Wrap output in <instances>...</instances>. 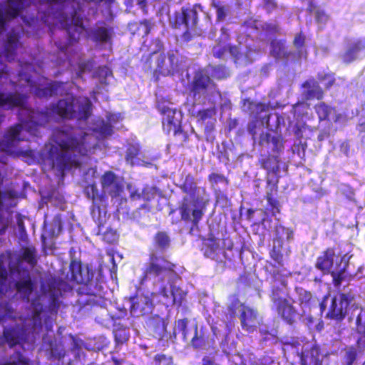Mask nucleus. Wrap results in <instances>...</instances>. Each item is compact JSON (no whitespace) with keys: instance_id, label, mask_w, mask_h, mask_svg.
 Instances as JSON below:
<instances>
[{"instance_id":"nucleus-1","label":"nucleus","mask_w":365,"mask_h":365,"mask_svg":"<svg viewBox=\"0 0 365 365\" xmlns=\"http://www.w3.org/2000/svg\"><path fill=\"white\" fill-rule=\"evenodd\" d=\"M88 134L73 127L56 128L53 130L51 145L44 158V163L56 171L60 180L66 173L81 164V158L87 156L90 146L86 140Z\"/></svg>"},{"instance_id":"nucleus-2","label":"nucleus","mask_w":365,"mask_h":365,"mask_svg":"<svg viewBox=\"0 0 365 365\" xmlns=\"http://www.w3.org/2000/svg\"><path fill=\"white\" fill-rule=\"evenodd\" d=\"M279 155H262L259 159L260 168L265 170L266 173V195L265 199L272 215L280 212V202L277 199L278 192V184L279 182Z\"/></svg>"},{"instance_id":"nucleus-3","label":"nucleus","mask_w":365,"mask_h":365,"mask_svg":"<svg viewBox=\"0 0 365 365\" xmlns=\"http://www.w3.org/2000/svg\"><path fill=\"white\" fill-rule=\"evenodd\" d=\"M85 193L88 198L93 200L91 207V215L95 223L97 225V235H102L104 241L108 243H113L117 240L116 232L111 230L103 231L109 215L107 213L106 197L104 194H99L96 184H89L85 187Z\"/></svg>"},{"instance_id":"nucleus-4","label":"nucleus","mask_w":365,"mask_h":365,"mask_svg":"<svg viewBox=\"0 0 365 365\" xmlns=\"http://www.w3.org/2000/svg\"><path fill=\"white\" fill-rule=\"evenodd\" d=\"M71 279L83 286V293L88 296H97L103 289L101 284L100 273L91 269L88 265L83 264L79 260L72 259L69 264Z\"/></svg>"},{"instance_id":"nucleus-5","label":"nucleus","mask_w":365,"mask_h":365,"mask_svg":"<svg viewBox=\"0 0 365 365\" xmlns=\"http://www.w3.org/2000/svg\"><path fill=\"white\" fill-rule=\"evenodd\" d=\"M178 50H170L167 54L160 53L156 56L153 52L141 58L143 67L145 71H153L157 78L160 76H173L179 68V58Z\"/></svg>"},{"instance_id":"nucleus-6","label":"nucleus","mask_w":365,"mask_h":365,"mask_svg":"<svg viewBox=\"0 0 365 365\" xmlns=\"http://www.w3.org/2000/svg\"><path fill=\"white\" fill-rule=\"evenodd\" d=\"M292 229L282 225H277L274 228L272 247L269 250V257L278 267H283L287 259L291 254V248L288 245L293 239Z\"/></svg>"},{"instance_id":"nucleus-7","label":"nucleus","mask_w":365,"mask_h":365,"mask_svg":"<svg viewBox=\"0 0 365 365\" xmlns=\"http://www.w3.org/2000/svg\"><path fill=\"white\" fill-rule=\"evenodd\" d=\"M269 297L277 316L286 324H294L298 312L294 306V301L289 293L278 286H274L271 288Z\"/></svg>"},{"instance_id":"nucleus-8","label":"nucleus","mask_w":365,"mask_h":365,"mask_svg":"<svg viewBox=\"0 0 365 365\" xmlns=\"http://www.w3.org/2000/svg\"><path fill=\"white\" fill-rule=\"evenodd\" d=\"M207 202L202 197L190 199L184 196L179 204L178 211L181 220L186 224H190V231L198 230L200 222L202 220L205 210Z\"/></svg>"},{"instance_id":"nucleus-9","label":"nucleus","mask_w":365,"mask_h":365,"mask_svg":"<svg viewBox=\"0 0 365 365\" xmlns=\"http://www.w3.org/2000/svg\"><path fill=\"white\" fill-rule=\"evenodd\" d=\"M175 264L163 255L150 253L143 269L140 284L150 279L159 278L164 280V275L175 272Z\"/></svg>"},{"instance_id":"nucleus-10","label":"nucleus","mask_w":365,"mask_h":365,"mask_svg":"<svg viewBox=\"0 0 365 365\" xmlns=\"http://www.w3.org/2000/svg\"><path fill=\"white\" fill-rule=\"evenodd\" d=\"M61 24L68 34V39L66 43L56 41L55 45L61 51L65 52L70 46L78 41L85 26L82 17L76 11H73L70 19L61 21Z\"/></svg>"},{"instance_id":"nucleus-11","label":"nucleus","mask_w":365,"mask_h":365,"mask_svg":"<svg viewBox=\"0 0 365 365\" xmlns=\"http://www.w3.org/2000/svg\"><path fill=\"white\" fill-rule=\"evenodd\" d=\"M216 88V84L208 73L200 68L194 72L192 78L187 86V89L194 98L207 97L210 92Z\"/></svg>"},{"instance_id":"nucleus-12","label":"nucleus","mask_w":365,"mask_h":365,"mask_svg":"<svg viewBox=\"0 0 365 365\" xmlns=\"http://www.w3.org/2000/svg\"><path fill=\"white\" fill-rule=\"evenodd\" d=\"M202 8L199 4L192 6H182L180 11L173 14L170 24L174 29L185 28H197L199 21V13Z\"/></svg>"},{"instance_id":"nucleus-13","label":"nucleus","mask_w":365,"mask_h":365,"mask_svg":"<svg viewBox=\"0 0 365 365\" xmlns=\"http://www.w3.org/2000/svg\"><path fill=\"white\" fill-rule=\"evenodd\" d=\"M354 297L349 293H339L334 297L325 314V318L336 323L342 322L348 314V308Z\"/></svg>"},{"instance_id":"nucleus-14","label":"nucleus","mask_w":365,"mask_h":365,"mask_svg":"<svg viewBox=\"0 0 365 365\" xmlns=\"http://www.w3.org/2000/svg\"><path fill=\"white\" fill-rule=\"evenodd\" d=\"M46 118V122L53 115L56 114L63 120H71L76 117V110L73 98L59 99L56 103L46 107L39 113Z\"/></svg>"},{"instance_id":"nucleus-15","label":"nucleus","mask_w":365,"mask_h":365,"mask_svg":"<svg viewBox=\"0 0 365 365\" xmlns=\"http://www.w3.org/2000/svg\"><path fill=\"white\" fill-rule=\"evenodd\" d=\"M182 115L176 110L168 111V113L162 116V126L163 131L169 135L171 133L175 137L182 135V140L179 145L189 141V135L185 132L181 125Z\"/></svg>"},{"instance_id":"nucleus-16","label":"nucleus","mask_w":365,"mask_h":365,"mask_svg":"<svg viewBox=\"0 0 365 365\" xmlns=\"http://www.w3.org/2000/svg\"><path fill=\"white\" fill-rule=\"evenodd\" d=\"M101 184L103 194L111 197H117L123 191V185L117 175L111 170L106 171L101 177Z\"/></svg>"},{"instance_id":"nucleus-17","label":"nucleus","mask_w":365,"mask_h":365,"mask_svg":"<svg viewBox=\"0 0 365 365\" xmlns=\"http://www.w3.org/2000/svg\"><path fill=\"white\" fill-rule=\"evenodd\" d=\"M284 140L281 133L274 130L262 132L259 137V145L261 147L271 149L273 154L279 155L284 148Z\"/></svg>"},{"instance_id":"nucleus-18","label":"nucleus","mask_w":365,"mask_h":365,"mask_svg":"<svg viewBox=\"0 0 365 365\" xmlns=\"http://www.w3.org/2000/svg\"><path fill=\"white\" fill-rule=\"evenodd\" d=\"M130 312L133 317L148 315L153 312V302L152 299L143 294L130 297Z\"/></svg>"},{"instance_id":"nucleus-19","label":"nucleus","mask_w":365,"mask_h":365,"mask_svg":"<svg viewBox=\"0 0 365 365\" xmlns=\"http://www.w3.org/2000/svg\"><path fill=\"white\" fill-rule=\"evenodd\" d=\"M241 310L240 319L242 329L249 333H252L257 329L258 323V312L257 309L245 305L243 303L240 304Z\"/></svg>"},{"instance_id":"nucleus-20","label":"nucleus","mask_w":365,"mask_h":365,"mask_svg":"<svg viewBox=\"0 0 365 365\" xmlns=\"http://www.w3.org/2000/svg\"><path fill=\"white\" fill-rule=\"evenodd\" d=\"M336 257L335 247H327L317 257L314 267L324 274H328V272H331V270L333 269Z\"/></svg>"},{"instance_id":"nucleus-21","label":"nucleus","mask_w":365,"mask_h":365,"mask_svg":"<svg viewBox=\"0 0 365 365\" xmlns=\"http://www.w3.org/2000/svg\"><path fill=\"white\" fill-rule=\"evenodd\" d=\"M270 55L276 60L283 58L284 63L287 64L290 60H295L297 53L286 50V41L274 38L270 42Z\"/></svg>"},{"instance_id":"nucleus-22","label":"nucleus","mask_w":365,"mask_h":365,"mask_svg":"<svg viewBox=\"0 0 365 365\" xmlns=\"http://www.w3.org/2000/svg\"><path fill=\"white\" fill-rule=\"evenodd\" d=\"M8 6L4 12L0 11V29H4L7 19L18 17L24 10L25 0H7Z\"/></svg>"},{"instance_id":"nucleus-23","label":"nucleus","mask_w":365,"mask_h":365,"mask_svg":"<svg viewBox=\"0 0 365 365\" xmlns=\"http://www.w3.org/2000/svg\"><path fill=\"white\" fill-rule=\"evenodd\" d=\"M301 365H322L324 355L317 345L306 348L299 354Z\"/></svg>"},{"instance_id":"nucleus-24","label":"nucleus","mask_w":365,"mask_h":365,"mask_svg":"<svg viewBox=\"0 0 365 365\" xmlns=\"http://www.w3.org/2000/svg\"><path fill=\"white\" fill-rule=\"evenodd\" d=\"M67 286L66 282L59 277H52L48 283V287L51 291L50 304L51 310L56 312L59 308V297L61 294V289H65Z\"/></svg>"},{"instance_id":"nucleus-25","label":"nucleus","mask_w":365,"mask_h":365,"mask_svg":"<svg viewBox=\"0 0 365 365\" xmlns=\"http://www.w3.org/2000/svg\"><path fill=\"white\" fill-rule=\"evenodd\" d=\"M302 87L304 89L303 96L307 100H322L324 97L323 89L319 83L314 79L304 81Z\"/></svg>"},{"instance_id":"nucleus-26","label":"nucleus","mask_w":365,"mask_h":365,"mask_svg":"<svg viewBox=\"0 0 365 365\" xmlns=\"http://www.w3.org/2000/svg\"><path fill=\"white\" fill-rule=\"evenodd\" d=\"M365 48V41L357 39L351 43L342 54L341 58L344 63L349 64L355 61L359 51Z\"/></svg>"},{"instance_id":"nucleus-27","label":"nucleus","mask_w":365,"mask_h":365,"mask_svg":"<svg viewBox=\"0 0 365 365\" xmlns=\"http://www.w3.org/2000/svg\"><path fill=\"white\" fill-rule=\"evenodd\" d=\"M315 112L319 121L329 120L331 114H334V121L337 122L340 118V114H336L335 107L329 106L324 102H320L314 106Z\"/></svg>"},{"instance_id":"nucleus-28","label":"nucleus","mask_w":365,"mask_h":365,"mask_svg":"<svg viewBox=\"0 0 365 365\" xmlns=\"http://www.w3.org/2000/svg\"><path fill=\"white\" fill-rule=\"evenodd\" d=\"M62 86V82L51 81L43 88L36 87L34 90V93L39 98H48L57 95L58 90Z\"/></svg>"},{"instance_id":"nucleus-29","label":"nucleus","mask_w":365,"mask_h":365,"mask_svg":"<svg viewBox=\"0 0 365 365\" xmlns=\"http://www.w3.org/2000/svg\"><path fill=\"white\" fill-rule=\"evenodd\" d=\"M179 188L184 194L190 195V199L199 197L197 195L199 187L194 176L190 173L185 176L182 183L179 185Z\"/></svg>"},{"instance_id":"nucleus-30","label":"nucleus","mask_w":365,"mask_h":365,"mask_svg":"<svg viewBox=\"0 0 365 365\" xmlns=\"http://www.w3.org/2000/svg\"><path fill=\"white\" fill-rule=\"evenodd\" d=\"M24 128V126L22 123H16L8 128L4 134L6 148H9L16 143L24 140V138L21 137V133Z\"/></svg>"},{"instance_id":"nucleus-31","label":"nucleus","mask_w":365,"mask_h":365,"mask_svg":"<svg viewBox=\"0 0 365 365\" xmlns=\"http://www.w3.org/2000/svg\"><path fill=\"white\" fill-rule=\"evenodd\" d=\"M355 331L359 335L356 341L358 347L365 349V310L362 308L356 317Z\"/></svg>"},{"instance_id":"nucleus-32","label":"nucleus","mask_w":365,"mask_h":365,"mask_svg":"<svg viewBox=\"0 0 365 365\" xmlns=\"http://www.w3.org/2000/svg\"><path fill=\"white\" fill-rule=\"evenodd\" d=\"M19 37L16 33H9L4 45V56L7 61H14L16 56V51L18 47Z\"/></svg>"},{"instance_id":"nucleus-33","label":"nucleus","mask_w":365,"mask_h":365,"mask_svg":"<svg viewBox=\"0 0 365 365\" xmlns=\"http://www.w3.org/2000/svg\"><path fill=\"white\" fill-rule=\"evenodd\" d=\"M112 31L110 27L98 26L91 31V36L96 42L108 43L111 41Z\"/></svg>"},{"instance_id":"nucleus-34","label":"nucleus","mask_w":365,"mask_h":365,"mask_svg":"<svg viewBox=\"0 0 365 365\" xmlns=\"http://www.w3.org/2000/svg\"><path fill=\"white\" fill-rule=\"evenodd\" d=\"M19 260L26 262L32 267H35L38 262L37 251L35 247L28 246L22 247L19 256Z\"/></svg>"},{"instance_id":"nucleus-35","label":"nucleus","mask_w":365,"mask_h":365,"mask_svg":"<svg viewBox=\"0 0 365 365\" xmlns=\"http://www.w3.org/2000/svg\"><path fill=\"white\" fill-rule=\"evenodd\" d=\"M220 250L219 242L213 237L208 238L205 243L204 255L217 262H219L217 255Z\"/></svg>"},{"instance_id":"nucleus-36","label":"nucleus","mask_w":365,"mask_h":365,"mask_svg":"<svg viewBox=\"0 0 365 365\" xmlns=\"http://www.w3.org/2000/svg\"><path fill=\"white\" fill-rule=\"evenodd\" d=\"M294 290L298 295L299 304L301 308H309L314 301L312 292L301 287H296Z\"/></svg>"},{"instance_id":"nucleus-37","label":"nucleus","mask_w":365,"mask_h":365,"mask_svg":"<svg viewBox=\"0 0 365 365\" xmlns=\"http://www.w3.org/2000/svg\"><path fill=\"white\" fill-rule=\"evenodd\" d=\"M21 332L13 327L5 328L3 331V337L5 343L12 348L19 344Z\"/></svg>"},{"instance_id":"nucleus-38","label":"nucleus","mask_w":365,"mask_h":365,"mask_svg":"<svg viewBox=\"0 0 365 365\" xmlns=\"http://www.w3.org/2000/svg\"><path fill=\"white\" fill-rule=\"evenodd\" d=\"M14 287L19 293L29 297L34 289V283L30 276L27 274L25 279L16 281L14 284Z\"/></svg>"},{"instance_id":"nucleus-39","label":"nucleus","mask_w":365,"mask_h":365,"mask_svg":"<svg viewBox=\"0 0 365 365\" xmlns=\"http://www.w3.org/2000/svg\"><path fill=\"white\" fill-rule=\"evenodd\" d=\"M208 337L203 331L198 332L197 326L194 327V336L190 340L191 346L195 349H202L207 344Z\"/></svg>"},{"instance_id":"nucleus-40","label":"nucleus","mask_w":365,"mask_h":365,"mask_svg":"<svg viewBox=\"0 0 365 365\" xmlns=\"http://www.w3.org/2000/svg\"><path fill=\"white\" fill-rule=\"evenodd\" d=\"M349 259H347L344 263L343 267L338 271H334V269L331 270V272H328V274H330L332 277V283L335 287H339L341 284L342 281L345 279V272H346L349 267Z\"/></svg>"},{"instance_id":"nucleus-41","label":"nucleus","mask_w":365,"mask_h":365,"mask_svg":"<svg viewBox=\"0 0 365 365\" xmlns=\"http://www.w3.org/2000/svg\"><path fill=\"white\" fill-rule=\"evenodd\" d=\"M92 114V103L88 98L81 103L76 113V117L79 120H87Z\"/></svg>"},{"instance_id":"nucleus-42","label":"nucleus","mask_w":365,"mask_h":365,"mask_svg":"<svg viewBox=\"0 0 365 365\" xmlns=\"http://www.w3.org/2000/svg\"><path fill=\"white\" fill-rule=\"evenodd\" d=\"M171 288V298L172 302L174 305L180 307L182 305L186 297V292H185L179 287L172 285Z\"/></svg>"},{"instance_id":"nucleus-43","label":"nucleus","mask_w":365,"mask_h":365,"mask_svg":"<svg viewBox=\"0 0 365 365\" xmlns=\"http://www.w3.org/2000/svg\"><path fill=\"white\" fill-rule=\"evenodd\" d=\"M154 242L156 247L165 250L170 246V239L165 232H158L154 236Z\"/></svg>"},{"instance_id":"nucleus-44","label":"nucleus","mask_w":365,"mask_h":365,"mask_svg":"<svg viewBox=\"0 0 365 365\" xmlns=\"http://www.w3.org/2000/svg\"><path fill=\"white\" fill-rule=\"evenodd\" d=\"M215 114V107H210L207 108H202L199 110L195 116L197 118V122L205 123V120L213 118Z\"/></svg>"},{"instance_id":"nucleus-45","label":"nucleus","mask_w":365,"mask_h":365,"mask_svg":"<svg viewBox=\"0 0 365 365\" xmlns=\"http://www.w3.org/2000/svg\"><path fill=\"white\" fill-rule=\"evenodd\" d=\"M317 80L324 83L325 89L329 90L335 83L336 79L334 73H319L317 74Z\"/></svg>"},{"instance_id":"nucleus-46","label":"nucleus","mask_w":365,"mask_h":365,"mask_svg":"<svg viewBox=\"0 0 365 365\" xmlns=\"http://www.w3.org/2000/svg\"><path fill=\"white\" fill-rule=\"evenodd\" d=\"M139 154L140 148L135 145H131L127 149L125 154V160L128 163H130L131 165H134L135 163V160L138 158Z\"/></svg>"},{"instance_id":"nucleus-47","label":"nucleus","mask_w":365,"mask_h":365,"mask_svg":"<svg viewBox=\"0 0 365 365\" xmlns=\"http://www.w3.org/2000/svg\"><path fill=\"white\" fill-rule=\"evenodd\" d=\"M306 36L303 31L297 33L293 40V45L297 49L298 53L301 52V49L304 46ZM299 58V53H297L295 60Z\"/></svg>"},{"instance_id":"nucleus-48","label":"nucleus","mask_w":365,"mask_h":365,"mask_svg":"<svg viewBox=\"0 0 365 365\" xmlns=\"http://www.w3.org/2000/svg\"><path fill=\"white\" fill-rule=\"evenodd\" d=\"M170 102L164 98L158 99L156 104V108L162 116L168 113V111L176 110L175 108L170 107Z\"/></svg>"},{"instance_id":"nucleus-49","label":"nucleus","mask_w":365,"mask_h":365,"mask_svg":"<svg viewBox=\"0 0 365 365\" xmlns=\"http://www.w3.org/2000/svg\"><path fill=\"white\" fill-rule=\"evenodd\" d=\"M207 180L212 185H216L219 182H225L226 185L229 184V180L223 174L211 173L207 176Z\"/></svg>"},{"instance_id":"nucleus-50","label":"nucleus","mask_w":365,"mask_h":365,"mask_svg":"<svg viewBox=\"0 0 365 365\" xmlns=\"http://www.w3.org/2000/svg\"><path fill=\"white\" fill-rule=\"evenodd\" d=\"M358 356V351L354 346H350L344 356L345 365H352Z\"/></svg>"},{"instance_id":"nucleus-51","label":"nucleus","mask_w":365,"mask_h":365,"mask_svg":"<svg viewBox=\"0 0 365 365\" xmlns=\"http://www.w3.org/2000/svg\"><path fill=\"white\" fill-rule=\"evenodd\" d=\"M156 188L154 187L145 186L143 188L140 196L144 201L149 202L155 197Z\"/></svg>"},{"instance_id":"nucleus-52","label":"nucleus","mask_w":365,"mask_h":365,"mask_svg":"<svg viewBox=\"0 0 365 365\" xmlns=\"http://www.w3.org/2000/svg\"><path fill=\"white\" fill-rule=\"evenodd\" d=\"M196 28H185V31L182 34L180 38L183 43H188L197 36Z\"/></svg>"},{"instance_id":"nucleus-53","label":"nucleus","mask_w":365,"mask_h":365,"mask_svg":"<svg viewBox=\"0 0 365 365\" xmlns=\"http://www.w3.org/2000/svg\"><path fill=\"white\" fill-rule=\"evenodd\" d=\"M12 312L13 309L9 303H0V322L10 317Z\"/></svg>"},{"instance_id":"nucleus-54","label":"nucleus","mask_w":365,"mask_h":365,"mask_svg":"<svg viewBox=\"0 0 365 365\" xmlns=\"http://www.w3.org/2000/svg\"><path fill=\"white\" fill-rule=\"evenodd\" d=\"M23 125L26 127L28 132L35 136H38L39 127L42 125V124L34 120L26 121Z\"/></svg>"},{"instance_id":"nucleus-55","label":"nucleus","mask_w":365,"mask_h":365,"mask_svg":"<svg viewBox=\"0 0 365 365\" xmlns=\"http://www.w3.org/2000/svg\"><path fill=\"white\" fill-rule=\"evenodd\" d=\"M187 319H180L176 322V329L181 332L185 340L188 339V331L187 330Z\"/></svg>"},{"instance_id":"nucleus-56","label":"nucleus","mask_w":365,"mask_h":365,"mask_svg":"<svg viewBox=\"0 0 365 365\" xmlns=\"http://www.w3.org/2000/svg\"><path fill=\"white\" fill-rule=\"evenodd\" d=\"M262 29L267 34L274 35L279 32V26L277 23H265Z\"/></svg>"},{"instance_id":"nucleus-57","label":"nucleus","mask_w":365,"mask_h":365,"mask_svg":"<svg viewBox=\"0 0 365 365\" xmlns=\"http://www.w3.org/2000/svg\"><path fill=\"white\" fill-rule=\"evenodd\" d=\"M96 131L101 135L108 136L111 135L113 130V126L109 123H105L104 121L98 126Z\"/></svg>"},{"instance_id":"nucleus-58","label":"nucleus","mask_w":365,"mask_h":365,"mask_svg":"<svg viewBox=\"0 0 365 365\" xmlns=\"http://www.w3.org/2000/svg\"><path fill=\"white\" fill-rule=\"evenodd\" d=\"M227 51V45L217 44L212 48L213 56L217 58H222Z\"/></svg>"},{"instance_id":"nucleus-59","label":"nucleus","mask_w":365,"mask_h":365,"mask_svg":"<svg viewBox=\"0 0 365 365\" xmlns=\"http://www.w3.org/2000/svg\"><path fill=\"white\" fill-rule=\"evenodd\" d=\"M212 76L217 79H222L227 77L226 68L223 66H217L212 68Z\"/></svg>"},{"instance_id":"nucleus-60","label":"nucleus","mask_w":365,"mask_h":365,"mask_svg":"<svg viewBox=\"0 0 365 365\" xmlns=\"http://www.w3.org/2000/svg\"><path fill=\"white\" fill-rule=\"evenodd\" d=\"M315 20L318 24H325L329 20V15L324 10L318 9L315 11Z\"/></svg>"},{"instance_id":"nucleus-61","label":"nucleus","mask_w":365,"mask_h":365,"mask_svg":"<svg viewBox=\"0 0 365 365\" xmlns=\"http://www.w3.org/2000/svg\"><path fill=\"white\" fill-rule=\"evenodd\" d=\"M272 275L273 277V278L275 279V280H279L280 282H281V284L283 286V287H287V280L284 279V278H282L283 277V274L282 273V271L279 270V269H276V270H274L272 273Z\"/></svg>"},{"instance_id":"nucleus-62","label":"nucleus","mask_w":365,"mask_h":365,"mask_svg":"<svg viewBox=\"0 0 365 365\" xmlns=\"http://www.w3.org/2000/svg\"><path fill=\"white\" fill-rule=\"evenodd\" d=\"M140 25L143 28V36H148L151 31V24L150 21L148 19H143L140 22Z\"/></svg>"},{"instance_id":"nucleus-63","label":"nucleus","mask_w":365,"mask_h":365,"mask_svg":"<svg viewBox=\"0 0 365 365\" xmlns=\"http://www.w3.org/2000/svg\"><path fill=\"white\" fill-rule=\"evenodd\" d=\"M171 361H172L171 357H168L166 355L163 354H157L155 356V361L158 365H161V364L163 362H166V364H170L171 362Z\"/></svg>"},{"instance_id":"nucleus-64","label":"nucleus","mask_w":365,"mask_h":365,"mask_svg":"<svg viewBox=\"0 0 365 365\" xmlns=\"http://www.w3.org/2000/svg\"><path fill=\"white\" fill-rule=\"evenodd\" d=\"M217 20L223 21L226 16V9L224 6H217Z\"/></svg>"}]
</instances>
